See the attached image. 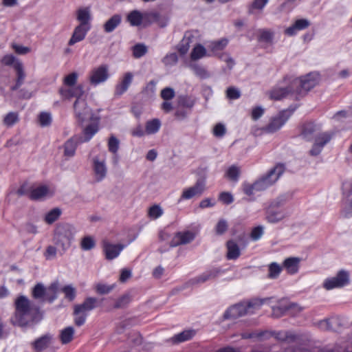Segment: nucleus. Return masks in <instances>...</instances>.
<instances>
[{"instance_id":"f257e3e1","label":"nucleus","mask_w":352,"mask_h":352,"mask_svg":"<svg viewBox=\"0 0 352 352\" xmlns=\"http://www.w3.org/2000/svg\"><path fill=\"white\" fill-rule=\"evenodd\" d=\"M14 307V315L11 319L14 325L25 327L30 322H38L42 318L39 307L31 305L25 296L21 295L15 299Z\"/></svg>"},{"instance_id":"f03ea898","label":"nucleus","mask_w":352,"mask_h":352,"mask_svg":"<svg viewBox=\"0 0 352 352\" xmlns=\"http://www.w3.org/2000/svg\"><path fill=\"white\" fill-rule=\"evenodd\" d=\"M267 299L254 298L248 302H241L228 308L223 315V320H234L258 309Z\"/></svg>"},{"instance_id":"7ed1b4c3","label":"nucleus","mask_w":352,"mask_h":352,"mask_svg":"<svg viewBox=\"0 0 352 352\" xmlns=\"http://www.w3.org/2000/svg\"><path fill=\"white\" fill-rule=\"evenodd\" d=\"M76 232L74 226L67 223H60L54 230L53 241L59 249V254L63 255L69 248Z\"/></svg>"},{"instance_id":"20e7f679","label":"nucleus","mask_w":352,"mask_h":352,"mask_svg":"<svg viewBox=\"0 0 352 352\" xmlns=\"http://www.w3.org/2000/svg\"><path fill=\"white\" fill-rule=\"evenodd\" d=\"M292 86L296 91V100H298L318 84V75L309 73L300 78L291 77Z\"/></svg>"},{"instance_id":"39448f33","label":"nucleus","mask_w":352,"mask_h":352,"mask_svg":"<svg viewBox=\"0 0 352 352\" xmlns=\"http://www.w3.org/2000/svg\"><path fill=\"white\" fill-rule=\"evenodd\" d=\"M285 169L283 164H277L273 168L268 170L265 175H262L255 182L256 191H263L272 186L284 173Z\"/></svg>"},{"instance_id":"423d86ee","label":"nucleus","mask_w":352,"mask_h":352,"mask_svg":"<svg viewBox=\"0 0 352 352\" xmlns=\"http://www.w3.org/2000/svg\"><path fill=\"white\" fill-rule=\"evenodd\" d=\"M75 118L80 126H83L89 121H98L99 118L96 117L93 110L87 105L85 99H76L74 103Z\"/></svg>"},{"instance_id":"0eeeda50","label":"nucleus","mask_w":352,"mask_h":352,"mask_svg":"<svg viewBox=\"0 0 352 352\" xmlns=\"http://www.w3.org/2000/svg\"><path fill=\"white\" fill-rule=\"evenodd\" d=\"M295 110L296 107H289L280 111L276 116L272 118L268 124L263 128V130L268 133L276 132L287 122Z\"/></svg>"},{"instance_id":"6e6552de","label":"nucleus","mask_w":352,"mask_h":352,"mask_svg":"<svg viewBox=\"0 0 352 352\" xmlns=\"http://www.w3.org/2000/svg\"><path fill=\"white\" fill-rule=\"evenodd\" d=\"M226 270L220 267H212L208 269L199 276L192 278L188 280L183 287V289L188 288L194 285H199L206 283V281L213 280L219 276L224 274Z\"/></svg>"},{"instance_id":"1a4fd4ad","label":"nucleus","mask_w":352,"mask_h":352,"mask_svg":"<svg viewBox=\"0 0 352 352\" xmlns=\"http://www.w3.org/2000/svg\"><path fill=\"white\" fill-rule=\"evenodd\" d=\"M350 282L349 274L344 270H340L336 276L328 278L324 280L323 287L327 290L335 288H341L349 285Z\"/></svg>"},{"instance_id":"9d476101","label":"nucleus","mask_w":352,"mask_h":352,"mask_svg":"<svg viewBox=\"0 0 352 352\" xmlns=\"http://www.w3.org/2000/svg\"><path fill=\"white\" fill-rule=\"evenodd\" d=\"M284 80L289 83L288 85L285 87H274L270 91V98L275 100H280L289 96H292L296 100V91L292 86L291 77L285 76Z\"/></svg>"},{"instance_id":"9b49d317","label":"nucleus","mask_w":352,"mask_h":352,"mask_svg":"<svg viewBox=\"0 0 352 352\" xmlns=\"http://www.w3.org/2000/svg\"><path fill=\"white\" fill-rule=\"evenodd\" d=\"M320 131L321 125L310 121L301 125L300 135L305 141L311 142L314 140H315L318 134L322 133Z\"/></svg>"},{"instance_id":"f8f14e48","label":"nucleus","mask_w":352,"mask_h":352,"mask_svg":"<svg viewBox=\"0 0 352 352\" xmlns=\"http://www.w3.org/2000/svg\"><path fill=\"white\" fill-rule=\"evenodd\" d=\"M333 137L331 132H323L318 134L314 140L311 148L309 151V155L311 156H318L322 152L324 146L330 142Z\"/></svg>"},{"instance_id":"ddd939ff","label":"nucleus","mask_w":352,"mask_h":352,"mask_svg":"<svg viewBox=\"0 0 352 352\" xmlns=\"http://www.w3.org/2000/svg\"><path fill=\"white\" fill-rule=\"evenodd\" d=\"M109 77V67L107 65H101L91 71L89 80L93 85H98L105 82Z\"/></svg>"},{"instance_id":"4468645a","label":"nucleus","mask_w":352,"mask_h":352,"mask_svg":"<svg viewBox=\"0 0 352 352\" xmlns=\"http://www.w3.org/2000/svg\"><path fill=\"white\" fill-rule=\"evenodd\" d=\"M205 180L201 178L198 179L194 186L183 190L179 201L183 199H190L195 196L201 195L205 190Z\"/></svg>"},{"instance_id":"2eb2a0df","label":"nucleus","mask_w":352,"mask_h":352,"mask_svg":"<svg viewBox=\"0 0 352 352\" xmlns=\"http://www.w3.org/2000/svg\"><path fill=\"white\" fill-rule=\"evenodd\" d=\"M195 238L194 232L187 230L184 232H177L170 242V247H176L180 245H184L190 243Z\"/></svg>"},{"instance_id":"dca6fc26","label":"nucleus","mask_w":352,"mask_h":352,"mask_svg":"<svg viewBox=\"0 0 352 352\" xmlns=\"http://www.w3.org/2000/svg\"><path fill=\"white\" fill-rule=\"evenodd\" d=\"M124 247L125 245L122 244L115 245L109 242H104L103 251L104 252L106 259L110 261L117 258Z\"/></svg>"},{"instance_id":"f3484780","label":"nucleus","mask_w":352,"mask_h":352,"mask_svg":"<svg viewBox=\"0 0 352 352\" xmlns=\"http://www.w3.org/2000/svg\"><path fill=\"white\" fill-rule=\"evenodd\" d=\"M97 299L94 297H87L82 303L76 305L74 307V314L87 313L94 309L97 305Z\"/></svg>"},{"instance_id":"a211bd4d","label":"nucleus","mask_w":352,"mask_h":352,"mask_svg":"<svg viewBox=\"0 0 352 352\" xmlns=\"http://www.w3.org/2000/svg\"><path fill=\"white\" fill-rule=\"evenodd\" d=\"M93 169L96 182H100L102 181L106 177L107 172L104 160L100 161L97 157H94L93 159Z\"/></svg>"},{"instance_id":"6ab92c4d","label":"nucleus","mask_w":352,"mask_h":352,"mask_svg":"<svg viewBox=\"0 0 352 352\" xmlns=\"http://www.w3.org/2000/svg\"><path fill=\"white\" fill-rule=\"evenodd\" d=\"M91 26H83L81 25H77L74 28L73 34L68 41V45H74L76 43L84 40Z\"/></svg>"},{"instance_id":"aec40b11","label":"nucleus","mask_w":352,"mask_h":352,"mask_svg":"<svg viewBox=\"0 0 352 352\" xmlns=\"http://www.w3.org/2000/svg\"><path fill=\"white\" fill-rule=\"evenodd\" d=\"M285 217L283 210L269 206L265 211V219L270 223H276Z\"/></svg>"},{"instance_id":"412c9836","label":"nucleus","mask_w":352,"mask_h":352,"mask_svg":"<svg viewBox=\"0 0 352 352\" xmlns=\"http://www.w3.org/2000/svg\"><path fill=\"white\" fill-rule=\"evenodd\" d=\"M52 340V336L50 333L45 334L37 339L32 343V348L37 352L43 351L49 347Z\"/></svg>"},{"instance_id":"4be33fe9","label":"nucleus","mask_w":352,"mask_h":352,"mask_svg":"<svg viewBox=\"0 0 352 352\" xmlns=\"http://www.w3.org/2000/svg\"><path fill=\"white\" fill-rule=\"evenodd\" d=\"M228 260H236L241 256L239 245L234 239H230L226 242Z\"/></svg>"},{"instance_id":"5701e85b","label":"nucleus","mask_w":352,"mask_h":352,"mask_svg":"<svg viewBox=\"0 0 352 352\" xmlns=\"http://www.w3.org/2000/svg\"><path fill=\"white\" fill-rule=\"evenodd\" d=\"M133 75L131 72H126L122 80L116 85L115 89L116 96H122L125 93L132 82Z\"/></svg>"},{"instance_id":"b1692460","label":"nucleus","mask_w":352,"mask_h":352,"mask_svg":"<svg viewBox=\"0 0 352 352\" xmlns=\"http://www.w3.org/2000/svg\"><path fill=\"white\" fill-rule=\"evenodd\" d=\"M194 36L191 32H185L182 40L177 45V50L181 56H184L188 52L190 44L192 42Z\"/></svg>"},{"instance_id":"393cba45","label":"nucleus","mask_w":352,"mask_h":352,"mask_svg":"<svg viewBox=\"0 0 352 352\" xmlns=\"http://www.w3.org/2000/svg\"><path fill=\"white\" fill-rule=\"evenodd\" d=\"M94 122L88 124L86 127L84 128L82 133L83 137L78 138L80 140V142H89L94 135L98 131V121H93Z\"/></svg>"},{"instance_id":"a878e982","label":"nucleus","mask_w":352,"mask_h":352,"mask_svg":"<svg viewBox=\"0 0 352 352\" xmlns=\"http://www.w3.org/2000/svg\"><path fill=\"white\" fill-rule=\"evenodd\" d=\"M14 69L16 72V80L15 85L10 87L11 91H16L24 82L25 74L23 69V65L21 62H16L14 65Z\"/></svg>"},{"instance_id":"bb28decb","label":"nucleus","mask_w":352,"mask_h":352,"mask_svg":"<svg viewBox=\"0 0 352 352\" xmlns=\"http://www.w3.org/2000/svg\"><path fill=\"white\" fill-rule=\"evenodd\" d=\"M300 258L298 257H289L284 260L283 267L289 274H295L299 270Z\"/></svg>"},{"instance_id":"cd10ccee","label":"nucleus","mask_w":352,"mask_h":352,"mask_svg":"<svg viewBox=\"0 0 352 352\" xmlns=\"http://www.w3.org/2000/svg\"><path fill=\"white\" fill-rule=\"evenodd\" d=\"M122 15L115 14L109 18L103 25L104 31L106 33L113 32L122 23Z\"/></svg>"},{"instance_id":"c85d7f7f","label":"nucleus","mask_w":352,"mask_h":352,"mask_svg":"<svg viewBox=\"0 0 352 352\" xmlns=\"http://www.w3.org/2000/svg\"><path fill=\"white\" fill-rule=\"evenodd\" d=\"M126 21L133 27L143 25V12L138 10L129 12L126 16Z\"/></svg>"},{"instance_id":"c756f323","label":"nucleus","mask_w":352,"mask_h":352,"mask_svg":"<svg viewBox=\"0 0 352 352\" xmlns=\"http://www.w3.org/2000/svg\"><path fill=\"white\" fill-rule=\"evenodd\" d=\"M196 103V98L192 96L180 95L177 97V106L183 107L192 111Z\"/></svg>"},{"instance_id":"7c9ffc66","label":"nucleus","mask_w":352,"mask_h":352,"mask_svg":"<svg viewBox=\"0 0 352 352\" xmlns=\"http://www.w3.org/2000/svg\"><path fill=\"white\" fill-rule=\"evenodd\" d=\"M78 138L73 137L66 141L64 144V155L66 157H71L75 155L77 145L80 144Z\"/></svg>"},{"instance_id":"2f4dec72","label":"nucleus","mask_w":352,"mask_h":352,"mask_svg":"<svg viewBox=\"0 0 352 352\" xmlns=\"http://www.w3.org/2000/svg\"><path fill=\"white\" fill-rule=\"evenodd\" d=\"M49 192V188L42 185L36 188H30L29 198L31 200L37 201L45 197Z\"/></svg>"},{"instance_id":"473e14b6","label":"nucleus","mask_w":352,"mask_h":352,"mask_svg":"<svg viewBox=\"0 0 352 352\" xmlns=\"http://www.w3.org/2000/svg\"><path fill=\"white\" fill-rule=\"evenodd\" d=\"M196 334V331L194 329L184 330L177 334H175L172 340L174 343H181L192 339Z\"/></svg>"},{"instance_id":"72a5a7b5","label":"nucleus","mask_w":352,"mask_h":352,"mask_svg":"<svg viewBox=\"0 0 352 352\" xmlns=\"http://www.w3.org/2000/svg\"><path fill=\"white\" fill-rule=\"evenodd\" d=\"M162 126V122L158 118H153L148 120L145 124V132L147 135L157 133Z\"/></svg>"},{"instance_id":"f704fd0d","label":"nucleus","mask_w":352,"mask_h":352,"mask_svg":"<svg viewBox=\"0 0 352 352\" xmlns=\"http://www.w3.org/2000/svg\"><path fill=\"white\" fill-rule=\"evenodd\" d=\"M160 19V14L156 11L143 12V26L147 27Z\"/></svg>"},{"instance_id":"c9c22d12","label":"nucleus","mask_w":352,"mask_h":352,"mask_svg":"<svg viewBox=\"0 0 352 352\" xmlns=\"http://www.w3.org/2000/svg\"><path fill=\"white\" fill-rule=\"evenodd\" d=\"M295 303H289L287 305H280L272 307V316L274 318H280L285 315L287 311L296 307Z\"/></svg>"},{"instance_id":"e433bc0d","label":"nucleus","mask_w":352,"mask_h":352,"mask_svg":"<svg viewBox=\"0 0 352 352\" xmlns=\"http://www.w3.org/2000/svg\"><path fill=\"white\" fill-rule=\"evenodd\" d=\"M206 56H210V55H207L206 50L204 45L199 43L195 45L190 53V58L192 60H199Z\"/></svg>"},{"instance_id":"4c0bfd02","label":"nucleus","mask_w":352,"mask_h":352,"mask_svg":"<svg viewBox=\"0 0 352 352\" xmlns=\"http://www.w3.org/2000/svg\"><path fill=\"white\" fill-rule=\"evenodd\" d=\"M77 19L80 21V24L83 26H91L89 21L91 15L88 8H80L77 11Z\"/></svg>"},{"instance_id":"58836bf2","label":"nucleus","mask_w":352,"mask_h":352,"mask_svg":"<svg viewBox=\"0 0 352 352\" xmlns=\"http://www.w3.org/2000/svg\"><path fill=\"white\" fill-rule=\"evenodd\" d=\"M189 67L199 78L206 79L210 77L209 72L202 65L197 63H191Z\"/></svg>"},{"instance_id":"ea45409f","label":"nucleus","mask_w":352,"mask_h":352,"mask_svg":"<svg viewBox=\"0 0 352 352\" xmlns=\"http://www.w3.org/2000/svg\"><path fill=\"white\" fill-rule=\"evenodd\" d=\"M47 294V290L43 284L38 283L32 289V295L35 299H42L45 301V298Z\"/></svg>"},{"instance_id":"a19ab883","label":"nucleus","mask_w":352,"mask_h":352,"mask_svg":"<svg viewBox=\"0 0 352 352\" xmlns=\"http://www.w3.org/2000/svg\"><path fill=\"white\" fill-rule=\"evenodd\" d=\"M60 291L64 294L65 298L72 302L76 297V289L72 285H66L61 287Z\"/></svg>"},{"instance_id":"79ce46f5","label":"nucleus","mask_w":352,"mask_h":352,"mask_svg":"<svg viewBox=\"0 0 352 352\" xmlns=\"http://www.w3.org/2000/svg\"><path fill=\"white\" fill-rule=\"evenodd\" d=\"M283 267L276 262H272L268 265V275L267 277L271 279H276L280 272H282Z\"/></svg>"},{"instance_id":"37998d69","label":"nucleus","mask_w":352,"mask_h":352,"mask_svg":"<svg viewBox=\"0 0 352 352\" xmlns=\"http://www.w3.org/2000/svg\"><path fill=\"white\" fill-rule=\"evenodd\" d=\"M74 329L72 327H67L61 331L60 338L63 344H67L72 340Z\"/></svg>"},{"instance_id":"c03bdc74","label":"nucleus","mask_w":352,"mask_h":352,"mask_svg":"<svg viewBox=\"0 0 352 352\" xmlns=\"http://www.w3.org/2000/svg\"><path fill=\"white\" fill-rule=\"evenodd\" d=\"M61 210L58 208H54L49 211L45 216V221L48 224L55 222L61 214Z\"/></svg>"},{"instance_id":"a18cd8bd","label":"nucleus","mask_w":352,"mask_h":352,"mask_svg":"<svg viewBox=\"0 0 352 352\" xmlns=\"http://www.w3.org/2000/svg\"><path fill=\"white\" fill-rule=\"evenodd\" d=\"M131 301V296L129 294H124L118 298L114 305L115 309H123L125 308Z\"/></svg>"},{"instance_id":"49530a36","label":"nucleus","mask_w":352,"mask_h":352,"mask_svg":"<svg viewBox=\"0 0 352 352\" xmlns=\"http://www.w3.org/2000/svg\"><path fill=\"white\" fill-rule=\"evenodd\" d=\"M19 114L17 112L11 111L6 114L3 118V124L10 127L19 122Z\"/></svg>"},{"instance_id":"de8ad7c7","label":"nucleus","mask_w":352,"mask_h":352,"mask_svg":"<svg viewBox=\"0 0 352 352\" xmlns=\"http://www.w3.org/2000/svg\"><path fill=\"white\" fill-rule=\"evenodd\" d=\"M228 43V40L227 38H223L220 40L212 42L209 45V48L213 52L221 51L227 46Z\"/></svg>"},{"instance_id":"09e8293b","label":"nucleus","mask_w":352,"mask_h":352,"mask_svg":"<svg viewBox=\"0 0 352 352\" xmlns=\"http://www.w3.org/2000/svg\"><path fill=\"white\" fill-rule=\"evenodd\" d=\"M132 51L133 56L136 58H140L146 54L148 50L144 44L138 43L132 47Z\"/></svg>"},{"instance_id":"8fccbe9b","label":"nucleus","mask_w":352,"mask_h":352,"mask_svg":"<svg viewBox=\"0 0 352 352\" xmlns=\"http://www.w3.org/2000/svg\"><path fill=\"white\" fill-rule=\"evenodd\" d=\"M240 175V169L235 165H232L228 169L226 176L232 182H238Z\"/></svg>"},{"instance_id":"3c124183","label":"nucleus","mask_w":352,"mask_h":352,"mask_svg":"<svg viewBox=\"0 0 352 352\" xmlns=\"http://www.w3.org/2000/svg\"><path fill=\"white\" fill-rule=\"evenodd\" d=\"M115 287V285H106L98 283L96 285V292L100 295L107 294L110 293Z\"/></svg>"},{"instance_id":"603ef678","label":"nucleus","mask_w":352,"mask_h":352,"mask_svg":"<svg viewBox=\"0 0 352 352\" xmlns=\"http://www.w3.org/2000/svg\"><path fill=\"white\" fill-rule=\"evenodd\" d=\"M269 0H254L249 7V14H252L254 10H262Z\"/></svg>"},{"instance_id":"864d4df0","label":"nucleus","mask_w":352,"mask_h":352,"mask_svg":"<svg viewBox=\"0 0 352 352\" xmlns=\"http://www.w3.org/2000/svg\"><path fill=\"white\" fill-rule=\"evenodd\" d=\"M273 40V34L266 30H260V34L258 37V41L259 42H265L267 43H270L272 42Z\"/></svg>"},{"instance_id":"5fc2aeb1","label":"nucleus","mask_w":352,"mask_h":352,"mask_svg":"<svg viewBox=\"0 0 352 352\" xmlns=\"http://www.w3.org/2000/svg\"><path fill=\"white\" fill-rule=\"evenodd\" d=\"M228 228V222L226 219H221L219 220L215 226V232L217 235L223 234Z\"/></svg>"},{"instance_id":"6e6d98bb","label":"nucleus","mask_w":352,"mask_h":352,"mask_svg":"<svg viewBox=\"0 0 352 352\" xmlns=\"http://www.w3.org/2000/svg\"><path fill=\"white\" fill-rule=\"evenodd\" d=\"M289 198V195H282L272 201L270 205L273 208L279 209L281 206H284L285 203L287 201Z\"/></svg>"},{"instance_id":"4d7b16f0","label":"nucleus","mask_w":352,"mask_h":352,"mask_svg":"<svg viewBox=\"0 0 352 352\" xmlns=\"http://www.w3.org/2000/svg\"><path fill=\"white\" fill-rule=\"evenodd\" d=\"M178 61V56L175 52L167 54L162 59V63L165 65L172 66Z\"/></svg>"},{"instance_id":"13d9d810","label":"nucleus","mask_w":352,"mask_h":352,"mask_svg":"<svg viewBox=\"0 0 352 352\" xmlns=\"http://www.w3.org/2000/svg\"><path fill=\"white\" fill-rule=\"evenodd\" d=\"M119 144L118 139L114 135H111L108 142L109 151L113 154L116 153L119 149Z\"/></svg>"},{"instance_id":"bf43d9fd","label":"nucleus","mask_w":352,"mask_h":352,"mask_svg":"<svg viewBox=\"0 0 352 352\" xmlns=\"http://www.w3.org/2000/svg\"><path fill=\"white\" fill-rule=\"evenodd\" d=\"M191 112L192 111H190V110H188L187 109H185L183 107H179L177 106V108L175 112V117L176 118V119H177L179 120H184L188 117V116L191 113Z\"/></svg>"},{"instance_id":"052dcab7","label":"nucleus","mask_w":352,"mask_h":352,"mask_svg":"<svg viewBox=\"0 0 352 352\" xmlns=\"http://www.w3.org/2000/svg\"><path fill=\"white\" fill-rule=\"evenodd\" d=\"M95 246L94 240L89 236H85L81 241V248L87 251L94 248Z\"/></svg>"},{"instance_id":"680f3d73","label":"nucleus","mask_w":352,"mask_h":352,"mask_svg":"<svg viewBox=\"0 0 352 352\" xmlns=\"http://www.w3.org/2000/svg\"><path fill=\"white\" fill-rule=\"evenodd\" d=\"M263 234V228L261 226L254 228L250 232V239L256 241L259 240Z\"/></svg>"},{"instance_id":"e2e57ef3","label":"nucleus","mask_w":352,"mask_h":352,"mask_svg":"<svg viewBox=\"0 0 352 352\" xmlns=\"http://www.w3.org/2000/svg\"><path fill=\"white\" fill-rule=\"evenodd\" d=\"M226 133V129L223 124L218 123L213 128V135L216 138H221L224 136Z\"/></svg>"},{"instance_id":"0e129e2a","label":"nucleus","mask_w":352,"mask_h":352,"mask_svg":"<svg viewBox=\"0 0 352 352\" xmlns=\"http://www.w3.org/2000/svg\"><path fill=\"white\" fill-rule=\"evenodd\" d=\"M219 200L224 204L229 205L234 201V197L229 192H222L219 195Z\"/></svg>"},{"instance_id":"69168bd1","label":"nucleus","mask_w":352,"mask_h":352,"mask_svg":"<svg viewBox=\"0 0 352 352\" xmlns=\"http://www.w3.org/2000/svg\"><path fill=\"white\" fill-rule=\"evenodd\" d=\"M77 79L78 74L72 72L64 78L63 82L67 86L72 87L76 83Z\"/></svg>"},{"instance_id":"338daca9","label":"nucleus","mask_w":352,"mask_h":352,"mask_svg":"<svg viewBox=\"0 0 352 352\" xmlns=\"http://www.w3.org/2000/svg\"><path fill=\"white\" fill-rule=\"evenodd\" d=\"M175 93L173 88L165 87L161 91L160 96L164 100H170L175 97Z\"/></svg>"},{"instance_id":"774afa93","label":"nucleus","mask_w":352,"mask_h":352,"mask_svg":"<svg viewBox=\"0 0 352 352\" xmlns=\"http://www.w3.org/2000/svg\"><path fill=\"white\" fill-rule=\"evenodd\" d=\"M39 122L42 126H49L52 122V117L50 113L42 112L39 115Z\"/></svg>"}]
</instances>
